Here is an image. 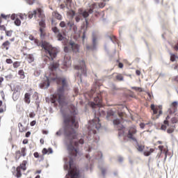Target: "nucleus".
I'll return each mask as SVG.
<instances>
[{
  "label": "nucleus",
  "instance_id": "nucleus-8",
  "mask_svg": "<svg viewBox=\"0 0 178 178\" xmlns=\"http://www.w3.org/2000/svg\"><path fill=\"white\" fill-rule=\"evenodd\" d=\"M80 65H75L74 70H80L81 74L83 76H87V67H86V61L81 60L79 62Z\"/></svg>",
  "mask_w": 178,
  "mask_h": 178
},
{
  "label": "nucleus",
  "instance_id": "nucleus-57",
  "mask_svg": "<svg viewBox=\"0 0 178 178\" xmlns=\"http://www.w3.org/2000/svg\"><path fill=\"white\" fill-rule=\"evenodd\" d=\"M37 123V122L35 120H33L32 122H31L30 124L31 126H35V124Z\"/></svg>",
  "mask_w": 178,
  "mask_h": 178
},
{
  "label": "nucleus",
  "instance_id": "nucleus-53",
  "mask_svg": "<svg viewBox=\"0 0 178 178\" xmlns=\"http://www.w3.org/2000/svg\"><path fill=\"white\" fill-rule=\"evenodd\" d=\"M30 136H31V132H30V131H27L25 134V137H26V138L30 137Z\"/></svg>",
  "mask_w": 178,
  "mask_h": 178
},
{
  "label": "nucleus",
  "instance_id": "nucleus-39",
  "mask_svg": "<svg viewBox=\"0 0 178 178\" xmlns=\"http://www.w3.org/2000/svg\"><path fill=\"white\" fill-rule=\"evenodd\" d=\"M67 15L71 16V17H74V15H76V13L74 10H70L67 12Z\"/></svg>",
  "mask_w": 178,
  "mask_h": 178
},
{
  "label": "nucleus",
  "instance_id": "nucleus-59",
  "mask_svg": "<svg viewBox=\"0 0 178 178\" xmlns=\"http://www.w3.org/2000/svg\"><path fill=\"white\" fill-rule=\"evenodd\" d=\"M67 26H69L70 27H73V25L74 24H73L72 22H67Z\"/></svg>",
  "mask_w": 178,
  "mask_h": 178
},
{
  "label": "nucleus",
  "instance_id": "nucleus-51",
  "mask_svg": "<svg viewBox=\"0 0 178 178\" xmlns=\"http://www.w3.org/2000/svg\"><path fill=\"white\" fill-rule=\"evenodd\" d=\"M33 156L35 158H40V154L37 152L33 154Z\"/></svg>",
  "mask_w": 178,
  "mask_h": 178
},
{
  "label": "nucleus",
  "instance_id": "nucleus-13",
  "mask_svg": "<svg viewBox=\"0 0 178 178\" xmlns=\"http://www.w3.org/2000/svg\"><path fill=\"white\" fill-rule=\"evenodd\" d=\"M97 6V3H93L90 6V8L89 9L88 11H84L82 13V15L83 16V17H88V16H90V14L92 13L95 8Z\"/></svg>",
  "mask_w": 178,
  "mask_h": 178
},
{
  "label": "nucleus",
  "instance_id": "nucleus-56",
  "mask_svg": "<svg viewBox=\"0 0 178 178\" xmlns=\"http://www.w3.org/2000/svg\"><path fill=\"white\" fill-rule=\"evenodd\" d=\"M34 116H35V113L33 112L29 113V118H33Z\"/></svg>",
  "mask_w": 178,
  "mask_h": 178
},
{
  "label": "nucleus",
  "instance_id": "nucleus-24",
  "mask_svg": "<svg viewBox=\"0 0 178 178\" xmlns=\"http://www.w3.org/2000/svg\"><path fill=\"white\" fill-rule=\"evenodd\" d=\"M69 175H71V178H79V172L74 171V170H71Z\"/></svg>",
  "mask_w": 178,
  "mask_h": 178
},
{
  "label": "nucleus",
  "instance_id": "nucleus-17",
  "mask_svg": "<svg viewBox=\"0 0 178 178\" xmlns=\"http://www.w3.org/2000/svg\"><path fill=\"white\" fill-rule=\"evenodd\" d=\"M169 119H170V116L168 115L165 118V120L163 122L164 124H162L161 127V130H166V129H168V126H169Z\"/></svg>",
  "mask_w": 178,
  "mask_h": 178
},
{
  "label": "nucleus",
  "instance_id": "nucleus-22",
  "mask_svg": "<svg viewBox=\"0 0 178 178\" xmlns=\"http://www.w3.org/2000/svg\"><path fill=\"white\" fill-rule=\"evenodd\" d=\"M13 175L15 177H22V170L19 168L17 167L15 171L13 172Z\"/></svg>",
  "mask_w": 178,
  "mask_h": 178
},
{
  "label": "nucleus",
  "instance_id": "nucleus-36",
  "mask_svg": "<svg viewBox=\"0 0 178 178\" xmlns=\"http://www.w3.org/2000/svg\"><path fill=\"white\" fill-rule=\"evenodd\" d=\"M13 67H15V69H17V67H19L20 66V62L19 61H15L13 63Z\"/></svg>",
  "mask_w": 178,
  "mask_h": 178
},
{
  "label": "nucleus",
  "instance_id": "nucleus-41",
  "mask_svg": "<svg viewBox=\"0 0 178 178\" xmlns=\"http://www.w3.org/2000/svg\"><path fill=\"white\" fill-rule=\"evenodd\" d=\"M15 26H20L22 24V21L17 18L15 21Z\"/></svg>",
  "mask_w": 178,
  "mask_h": 178
},
{
  "label": "nucleus",
  "instance_id": "nucleus-34",
  "mask_svg": "<svg viewBox=\"0 0 178 178\" xmlns=\"http://www.w3.org/2000/svg\"><path fill=\"white\" fill-rule=\"evenodd\" d=\"M115 79L118 81H123L124 80L123 75H122V74H118L117 76H115Z\"/></svg>",
  "mask_w": 178,
  "mask_h": 178
},
{
  "label": "nucleus",
  "instance_id": "nucleus-5",
  "mask_svg": "<svg viewBox=\"0 0 178 178\" xmlns=\"http://www.w3.org/2000/svg\"><path fill=\"white\" fill-rule=\"evenodd\" d=\"M80 51V45L76 42L70 40L67 42L64 47V51L67 52H74V54H79Z\"/></svg>",
  "mask_w": 178,
  "mask_h": 178
},
{
  "label": "nucleus",
  "instance_id": "nucleus-63",
  "mask_svg": "<svg viewBox=\"0 0 178 178\" xmlns=\"http://www.w3.org/2000/svg\"><path fill=\"white\" fill-rule=\"evenodd\" d=\"M118 67H120V69H122V67H123V63H119Z\"/></svg>",
  "mask_w": 178,
  "mask_h": 178
},
{
  "label": "nucleus",
  "instance_id": "nucleus-62",
  "mask_svg": "<svg viewBox=\"0 0 178 178\" xmlns=\"http://www.w3.org/2000/svg\"><path fill=\"white\" fill-rule=\"evenodd\" d=\"M75 20H76V23H79V22H80V17H79V16L76 17Z\"/></svg>",
  "mask_w": 178,
  "mask_h": 178
},
{
  "label": "nucleus",
  "instance_id": "nucleus-16",
  "mask_svg": "<svg viewBox=\"0 0 178 178\" xmlns=\"http://www.w3.org/2000/svg\"><path fill=\"white\" fill-rule=\"evenodd\" d=\"M92 45H86V49L88 51H94V49H95V47H97V38H93L92 39Z\"/></svg>",
  "mask_w": 178,
  "mask_h": 178
},
{
  "label": "nucleus",
  "instance_id": "nucleus-33",
  "mask_svg": "<svg viewBox=\"0 0 178 178\" xmlns=\"http://www.w3.org/2000/svg\"><path fill=\"white\" fill-rule=\"evenodd\" d=\"M178 59V56H176L175 54H170V60L171 62H176V60Z\"/></svg>",
  "mask_w": 178,
  "mask_h": 178
},
{
  "label": "nucleus",
  "instance_id": "nucleus-42",
  "mask_svg": "<svg viewBox=\"0 0 178 178\" xmlns=\"http://www.w3.org/2000/svg\"><path fill=\"white\" fill-rule=\"evenodd\" d=\"M115 113L113 111H110L107 113V118H111V116H113Z\"/></svg>",
  "mask_w": 178,
  "mask_h": 178
},
{
  "label": "nucleus",
  "instance_id": "nucleus-12",
  "mask_svg": "<svg viewBox=\"0 0 178 178\" xmlns=\"http://www.w3.org/2000/svg\"><path fill=\"white\" fill-rule=\"evenodd\" d=\"M177 106H178L177 102H172L170 104V108L168 111V113L170 115H173V113H176V112H177Z\"/></svg>",
  "mask_w": 178,
  "mask_h": 178
},
{
  "label": "nucleus",
  "instance_id": "nucleus-28",
  "mask_svg": "<svg viewBox=\"0 0 178 178\" xmlns=\"http://www.w3.org/2000/svg\"><path fill=\"white\" fill-rule=\"evenodd\" d=\"M42 152L43 155H46V154H52V148L49 147L48 149L47 148H44Z\"/></svg>",
  "mask_w": 178,
  "mask_h": 178
},
{
  "label": "nucleus",
  "instance_id": "nucleus-31",
  "mask_svg": "<svg viewBox=\"0 0 178 178\" xmlns=\"http://www.w3.org/2000/svg\"><path fill=\"white\" fill-rule=\"evenodd\" d=\"M53 16L56 18L58 19V20H62V15H60V14H59L57 12H54L53 13Z\"/></svg>",
  "mask_w": 178,
  "mask_h": 178
},
{
  "label": "nucleus",
  "instance_id": "nucleus-35",
  "mask_svg": "<svg viewBox=\"0 0 178 178\" xmlns=\"http://www.w3.org/2000/svg\"><path fill=\"white\" fill-rule=\"evenodd\" d=\"M159 149L161 151V152H162L163 151V152L165 153V158H166V154H168V150H166V149H163V146H162V145L159 146Z\"/></svg>",
  "mask_w": 178,
  "mask_h": 178
},
{
  "label": "nucleus",
  "instance_id": "nucleus-48",
  "mask_svg": "<svg viewBox=\"0 0 178 178\" xmlns=\"http://www.w3.org/2000/svg\"><path fill=\"white\" fill-rule=\"evenodd\" d=\"M172 69H174V70H177L178 71V64L175 63L172 66Z\"/></svg>",
  "mask_w": 178,
  "mask_h": 178
},
{
  "label": "nucleus",
  "instance_id": "nucleus-26",
  "mask_svg": "<svg viewBox=\"0 0 178 178\" xmlns=\"http://www.w3.org/2000/svg\"><path fill=\"white\" fill-rule=\"evenodd\" d=\"M37 17V11H29L28 13V17L29 19H33V17Z\"/></svg>",
  "mask_w": 178,
  "mask_h": 178
},
{
  "label": "nucleus",
  "instance_id": "nucleus-1",
  "mask_svg": "<svg viewBox=\"0 0 178 178\" xmlns=\"http://www.w3.org/2000/svg\"><path fill=\"white\" fill-rule=\"evenodd\" d=\"M69 110L72 115L64 116V135L67 139V149L72 158L80 155V145L84 144V139L77 140V132L74 129H79V122L76 121L77 108L73 104L69 106Z\"/></svg>",
  "mask_w": 178,
  "mask_h": 178
},
{
  "label": "nucleus",
  "instance_id": "nucleus-7",
  "mask_svg": "<svg viewBox=\"0 0 178 178\" xmlns=\"http://www.w3.org/2000/svg\"><path fill=\"white\" fill-rule=\"evenodd\" d=\"M137 134V129L135 127H131L128 129V133L127 134V138L132 140V141L137 142V138L136 137Z\"/></svg>",
  "mask_w": 178,
  "mask_h": 178
},
{
  "label": "nucleus",
  "instance_id": "nucleus-27",
  "mask_svg": "<svg viewBox=\"0 0 178 178\" xmlns=\"http://www.w3.org/2000/svg\"><path fill=\"white\" fill-rule=\"evenodd\" d=\"M40 29H45L47 27V24H45V18L43 19H41L39 22Z\"/></svg>",
  "mask_w": 178,
  "mask_h": 178
},
{
  "label": "nucleus",
  "instance_id": "nucleus-18",
  "mask_svg": "<svg viewBox=\"0 0 178 178\" xmlns=\"http://www.w3.org/2000/svg\"><path fill=\"white\" fill-rule=\"evenodd\" d=\"M49 80H51L49 76L46 78V80L40 83V88H48L49 87Z\"/></svg>",
  "mask_w": 178,
  "mask_h": 178
},
{
  "label": "nucleus",
  "instance_id": "nucleus-47",
  "mask_svg": "<svg viewBox=\"0 0 178 178\" xmlns=\"http://www.w3.org/2000/svg\"><path fill=\"white\" fill-rule=\"evenodd\" d=\"M59 26L60 27H62V28L66 27V22L63 21L60 23Z\"/></svg>",
  "mask_w": 178,
  "mask_h": 178
},
{
  "label": "nucleus",
  "instance_id": "nucleus-52",
  "mask_svg": "<svg viewBox=\"0 0 178 178\" xmlns=\"http://www.w3.org/2000/svg\"><path fill=\"white\" fill-rule=\"evenodd\" d=\"M0 30H3V31H6V27H5L3 25H0Z\"/></svg>",
  "mask_w": 178,
  "mask_h": 178
},
{
  "label": "nucleus",
  "instance_id": "nucleus-40",
  "mask_svg": "<svg viewBox=\"0 0 178 178\" xmlns=\"http://www.w3.org/2000/svg\"><path fill=\"white\" fill-rule=\"evenodd\" d=\"M57 38H58V41H63V40L65 39L63 35H62V34H60V33H58L57 35Z\"/></svg>",
  "mask_w": 178,
  "mask_h": 178
},
{
  "label": "nucleus",
  "instance_id": "nucleus-54",
  "mask_svg": "<svg viewBox=\"0 0 178 178\" xmlns=\"http://www.w3.org/2000/svg\"><path fill=\"white\" fill-rule=\"evenodd\" d=\"M99 8H104L105 7V3H104V2L99 3Z\"/></svg>",
  "mask_w": 178,
  "mask_h": 178
},
{
  "label": "nucleus",
  "instance_id": "nucleus-14",
  "mask_svg": "<svg viewBox=\"0 0 178 178\" xmlns=\"http://www.w3.org/2000/svg\"><path fill=\"white\" fill-rule=\"evenodd\" d=\"M36 12V16H38L41 20L45 19V15H44V11L41 8H37L35 10Z\"/></svg>",
  "mask_w": 178,
  "mask_h": 178
},
{
  "label": "nucleus",
  "instance_id": "nucleus-4",
  "mask_svg": "<svg viewBox=\"0 0 178 178\" xmlns=\"http://www.w3.org/2000/svg\"><path fill=\"white\" fill-rule=\"evenodd\" d=\"M99 129H101V123H99V118H95V119L90 121L89 123V133L88 138H89V140H92L93 138V141L95 143H98V141H99V136L97 135L96 130H99Z\"/></svg>",
  "mask_w": 178,
  "mask_h": 178
},
{
  "label": "nucleus",
  "instance_id": "nucleus-46",
  "mask_svg": "<svg viewBox=\"0 0 178 178\" xmlns=\"http://www.w3.org/2000/svg\"><path fill=\"white\" fill-rule=\"evenodd\" d=\"M6 63H8V65H11V63H13V60H12V59L10 58H7L6 60Z\"/></svg>",
  "mask_w": 178,
  "mask_h": 178
},
{
  "label": "nucleus",
  "instance_id": "nucleus-23",
  "mask_svg": "<svg viewBox=\"0 0 178 178\" xmlns=\"http://www.w3.org/2000/svg\"><path fill=\"white\" fill-rule=\"evenodd\" d=\"M31 97V95L30 93H26L24 95V101L26 104H30L31 100L30 98Z\"/></svg>",
  "mask_w": 178,
  "mask_h": 178
},
{
  "label": "nucleus",
  "instance_id": "nucleus-45",
  "mask_svg": "<svg viewBox=\"0 0 178 178\" xmlns=\"http://www.w3.org/2000/svg\"><path fill=\"white\" fill-rule=\"evenodd\" d=\"M1 17H3V19H5L6 20H8V19H9V17H10V15H6L4 14H1Z\"/></svg>",
  "mask_w": 178,
  "mask_h": 178
},
{
  "label": "nucleus",
  "instance_id": "nucleus-21",
  "mask_svg": "<svg viewBox=\"0 0 178 178\" xmlns=\"http://www.w3.org/2000/svg\"><path fill=\"white\" fill-rule=\"evenodd\" d=\"M27 161L24 160L22 163L18 166L21 169V170H23L24 172L27 170Z\"/></svg>",
  "mask_w": 178,
  "mask_h": 178
},
{
  "label": "nucleus",
  "instance_id": "nucleus-43",
  "mask_svg": "<svg viewBox=\"0 0 178 178\" xmlns=\"http://www.w3.org/2000/svg\"><path fill=\"white\" fill-rule=\"evenodd\" d=\"M113 124H115L116 126H118V124H120V120L119 119H115L113 120Z\"/></svg>",
  "mask_w": 178,
  "mask_h": 178
},
{
  "label": "nucleus",
  "instance_id": "nucleus-29",
  "mask_svg": "<svg viewBox=\"0 0 178 178\" xmlns=\"http://www.w3.org/2000/svg\"><path fill=\"white\" fill-rule=\"evenodd\" d=\"M39 31L40 33V38L42 40H44L45 35H47V33H45V29H39Z\"/></svg>",
  "mask_w": 178,
  "mask_h": 178
},
{
  "label": "nucleus",
  "instance_id": "nucleus-49",
  "mask_svg": "<svg viewBox=\"0 0 178 178\" xmlns=\"http://www.w3.org/2000/svg\"><path fill=\"white\" fill-rule=\"evenodd\" d=\"M172 81H175L176 83H178V76H175L172 79Z\"/></svg>",
  "mask_w": 178,
  "mask_h": 178
},
{
  "label": "nucleus",
  "instance_id": "nucleus-25",
  "mask_svg": "<svg viewBox=\"0 0 178 178\" xmlns=\"http://www.w3.org/2000/svg\"><path fill=\"white\" fill-rule=\"evenodd\" d=\"M136 148L139 152H143V151H144L145 146L140 145L138 142L136 141Z\"/></svg>",
  "mask_w": 178,
  "mask_h": 178
},
{
  "label": "nucleus",
  "instance_id": "nucleus-61",
  "mask_svg": "<svg viewBox=\"0 0 178 178\" xmlns=\"http://www.w3.org/2000/svg\"><path fill=\"white\" fill-rule=\"evenodd\" d=\"M102 175H105V173H106V169L102 168Z\"/></svg>",
  "mask_w": 178,
  "mask_h": 178
},
{
  "label": "nucleus",
  "instance_id": "nucleus-37",
  "mask_svg": "<svg viewBox=\"0 0 178 178\" xmlns=\"http://www.w3.org/2000/svg\"><path fill=\"white\" fill-rule=\"evenodd\" d=\"M5 33H6V35H7V37H12V34L13 33V31H7L6 29Z\"/></svg>",
  "mask_w": 178,
  "mask_h": 178
},
{
  "label": "nucleus",
  "instance_id": "nucleus-19",
  "mask_svg": "<svg viewBox=\"0 0 178 178\" xmlns=\"http://www.w3.org/2000/svg\"><path fill=\"white\" fill-rule=\"evenodd\" d=\"M24 56H26V59L29 62V63H33L34 62V55L33 54H27L26 53L23 54Z\"/></svg>",
  "mask_w": 178,
  "mask_h": 178
},
{
  "label": "nucleus",
  "instance_id": "nucleus-15",
  "mask_svg": "<svg viewBox=\"0 0 178 178\" xmlns=\"http://www.w3.org/2000/svg\"><path fill=\"white\" fill-rule=\"evenodd\" d=\"M36 12V16H38L41 20L45 19V15H44V11L41 8H37L35 10Z\"/></svg>",
  "mask_w": 178,
  "mask_h": 178
},
{
  "label": "nucleus",
  "instance_id": "nucleus-60",
  "mask_svg": "<svg viewBox=\"0 0 178 178\" xmlns=\"http://www.w3.org/2000/svg\"><path fill=\"white\" fill-rule=\"evenodd\" d=\"M140 129H144V128L145 127V124H144V123H140Z\"/></svg>",
  "mask_w": 178,
  "mask_h": 178
},
{
  "label": "nucleus",
  "instance_id": "nucleus-44",
  "mask_svg": "<svg viewBox=\"0 0 178 178\" xmlns=\"http://www.w3.org/2000/svg\"><path fill=\"white\" fill-rule=\"evenodd\" d=\"M177 122V118L176 117H173L171 118V123H172V124H175V123Z\"/></svg>",
  "mask_w": 178,
  "mask_h": 178
},
{
  "label": "nucleus",
  "instance_id": "nucleus-38",
  "mask_svg": "<svg viewBox=\"0 0 178 178\" xmlns=\"http://www.w3.org/2000/svg\"><path fill=\"white\" fill-rule=\"evenodd\" d=\"M175 126L173 127V128L170 127L167 129V133H168V134H172V133H173V131H175Z\"/></svg>",
  "mask_w": 178,
  "mask_h": 178
},
{
  "label": "nucleus",
  "instance_id": "nucleus-58",
  "mask_svg": "<svg viewBox=\"0 0 178 178\" xmlns=\"http://www.w3.org/2000/svg\"><path fill=\"white\" fill-rule=\"evenodd\" d=\"M10 19H11V20H15V19H16V15L13 14V15L10 16Z\"/></svg>",
  "mask_w": 178,
  "mask_h": 178
},
{
  "label": "nucleus",
  "instance_id": "nucleus-55",
  "mask_svg": "<svg viewBox=\"0 0 178 178\" xmlns=\"http://www.w3.org/2000/svg\"><path fill=\"white\" fill-rule=\"evenodd\" d=\"M175 51H178V42L177 43V44H175L174 47H173Z\"/></svg>",
  "mask_w": 178,
  "mask_h": 178
},
{
  "label": "nucleus",
  "instance_id": "nucleus-10",
  "mask_svg": "<svg viewBox=\"0 0 178 178\" xmlns=\"http://www.w3.org/2000/svg\"><path fill=\"white\" fill-rule=\"evenodd\" d=\"M27 155V149L26 147L21 148V150L15 152V160L19 161L22 156H26Z\"/></svg>",
  "mask_w": 178,
  "mask_h": 178
},
{
  "label": "nucleus",
  "instance_id": "nucleus-3",
  "mask_svg": "<svg viewBox=\"0 0 178 178\" xmlns=\"http://www.w3.org/2000/svg\"><path fill=\"white\" fill-rule=\"evenodd\" d=\"M29 38L31 41H35V43L37 44L38 47H41V48L44 49L45 56L49 60H54L55 58H56L58 52V49L52 47L49 42L44 40H42L41 42H40V40L35 39L32 35H30Z\"/></svg>",
  "mask_w": 178,
  "mask_h": 178
},
{
  "label": "nucleus",
  "instance_id": "nucleus-9",
  "mask_svg": "<svg viewBox=\"0 0 178 178\" xmlns=\"http://www.w3.org/2000/svg\"><path fill=\"white\" fill-rule=\"evenodd\" d=\"M152 111H153V115H156V118L158 119L163 112L162 111V106H156L155 104H151L150 106Z\"/></svg>",
  "mask_w": 178,
  "mask_h": 178
},
{
  "label": "nucleus",
  "instance_id": "nucleus-64",
  "mask_svg": "<svg viewBox=\"0 0 178 178\" xmlns=\"http://www.w3.org/2000/svg\"><path fill=\"white\" fill-rule=\"evenodd\" d=\"M22 143H23V144H28L29 143V140L24 139Z\"/></svg>",
  "mask_w": 178,
  "mask_h": 178
},
{
  "label": "nucleus",
  "instance_id": "nucleus-2",
  "mask_svg": "<svg viewBox=\"0 0 178 178\" xmlns=\"http://www.w3.org/2000/svg\"><path fill=\"white\" fill-rule=\"evenodd\" d=\"M58 67H59V63H53L49 66V69L51 72L49 79L53 81H56L58 85L56 92L51 96V101L52 104L58 102L59 105L63 106L66 104L65 92L69 91V82H67V79L65 77L58 76L56 74L54 73Z\"/></svg>",
  "mask_w": 178,
  "mask_h": 178
},
{
  "label": "nucleus",
  "instance_id": "nucleus-32",
  "mask_svg": "<svg viewBox=\"0 0 178 178\" xmlns=\"http://www.w3.org/2000/svg\"><path fill=\"white\" fill-rule=\"evenodd\" d=\"M18 74L19 76V78L23 79L24 77H26V75H24V71L23 70H19L18 71Z\"/></svg>",
  "mask_w": 178,
  "mask_h": 178
},
{
  "label": "nucleus",
  "instance_id": "nucleus-11",
  "mask_svg": "<svg viewBox=\"0 0 178 178\" xmlns=\"http://www.w3.org/2000/svg\"><path fill=\"white\" fill-rule=\"evenodd\" d=\"M18 129L19 133H24L29 130V123L26 120H24L22 122L18 124Z\"/></svg>",
  "mask_w": 178,
  "mask_h": 178
},
{
  "label": "nucleus",
  "instance_id": "nucleus-30",
  "mask_svg": "<svg viewBox=\"0 0 178 178\" xmlns=\"http://www.w3.org/2000/svg\"><path fill=\"white\" fill-rule=\"evenodd\" d=\"M155 151V149H152L151 148L149 149V151H145L143 152V155H145V156H149V155H151L152 154V152H154Z\"/></svg>",
  "mask_w": 178,
  "mask_h": 178
},
{
  "label": "nucleus",
  "instance_id": "nucleus-50",
  "mask_svg": "<svg viewBox=\"0 0 178 178\" xmlns=\"http://www.w3.org/2000/svg\"><path fill=\"white\" fill-rule=\"evenodd\" d=\"M53 31L56 34V33H59V29L57 27H54L52 29Z\"/></svg>",
  "mask_w": 178,
  "mask_h": 178
},
{
  "label": "nucleus",
  "instance_id": "nucleus-6",
  "mask_svg": "<svg viewBox=\"0 0 178 178\" xmlns=\"http://www.w3.org/2000/svg\"><path fill=\"white\" fill-rule=\"evenodd\" d=\"M90 94L92 95V94H95L96 97L94 98L95 102L90 103V106L92 108H95L97 106H100L102 104V95L104 94V92H97L95 90L92 89L90 90Z\"/></svg>",
  "mask_w": 178,
  "mask_h": 178
},
{
  "label": "nucleus",
  "instance_id": "nucleus-20",
  "mask_svg": "<svg viewBox=\"0 0 178 178\" xmlns=\"http://www.w3.org/2000/svg\"><path fill=\"white\" fill-rule=\"evenodd\" d=\"M9 47H10V42H9V40H6L1 44V49H6V51H8Z\"/></svg>",
  "mask_w": 178,
  "mask_h": 178
}]
</instances>
